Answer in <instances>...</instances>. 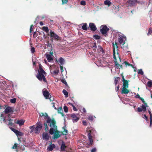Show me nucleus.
<instances>
[{"label": "nucleus", "mask_w": 152, "mask_h": 152, "mask_svg": "<svg viewBox=\"0 0 152 152\" xmlns=\"http://www.w3.org/2000/svg\"><path fill=\"white\" fill-rule=\"evenodd\" d=\"M18 144L15 143L14 145L12 147V148L13 149H17L16 151H18L17 147H18Z\"/></svg>", "instance_id": "nucleus-35"}, {"label": "nucleus", "mask_w": 152, "mask_h": 152, "mask_svg": "<svg viewBox=\"0 0 152 152\" xmlns=\"http://www.w3.org/2000/svg\"><path fill=\"white\" fill-rule=\"evenodd\" d=\"M93 119H94V117L93 116H91V115L88 116V120H89L90 121H93Z\"/></svg>", "instance_id": "nucleus-43"}, {"label": "nucleus", "mask_w": 152, "mask_h": 152, "mask_svg": "<svg viewBox=\"0 0 152 152\" xmlns=\"http://www.w3.org/2000/svg\"><path fill=\"white\" fill-rule=\"evenodd\" d=\"M16 101V99L14 98L12 99H11L10 100V102L12 103H15Z\"/></svg>", "instance_id": "nucleus-40"}, {"label": "nucleus", "mask_w": 152, "mask_h": 152, "mask_svg": "<svg viewBox=\"0 0 152 152\" xmlns=\"http://www.w3.org/2000/svg\"><path fill=\"white\" fill-rule=\"evenodd\" d=\"M148 113H149V114L150 115V119L152 118V114H151V112L150 111V110H148Z\"/></svg>", "instance_id": "nucleus-54"}, {"label": "nucleus", "mask_w": 152, "mask_h": 152, "mask_svg": "<svg viewBox=\"0 0 152 152\" xmlns=\"http://www.w3.org/2000/svg\"><path fill=\"white\" fill-rule=\"evenodd\" d=\"M39 115L40 116L42 117L43 116L44 117V118L45 119H47V120L48 119V117H49L48 115V114L46 113H45L44 114L43 113H39Z\"/></svg>", "instance_id": "nucleus-21"}, {"label": "nucleus", "mask_w": 152, "mask_h": 152, "mask_svg": "<svg viewBox=\"0 0 152 152\" xmlns=\"http://www.w3.org/2000/svg\"><path fill=\"white\" fill-rule=\"evenodd\" d=\"M118 40L120 45H121V48H123L125 52H128V47L127 45H125V41L126 38L123 36L120 35L118 38Z\"/></svg>", "instance_id": "nucleus-3"}, {"label": "nucleus", "mask_w": 152, "mask_h": 152, "mask_svg": "<svg viewBox=\"0 0 152 152\" xmlns=\"http://www.w3.org/2000/svg\"><path fill=\"white\" fill-rule=\"evenodd\" d=\"M96 43H94V45H93V49H96Z\"/></svg>", "instance_id": "nucleus-58"}, {"label": "nucleus", "mask_w": 152, "mask_h": 152, "mask_svg": "<svg viewBox=\"0 0 152 152\" xmlns=\"http://www.w3.org/2000/svg\"><path fill=\"white\" fill-rule=\"evenodd\" d=\"M82 123H83V124L85 126H87V122H86V121H83L82 122Z\"/></svg>", "instance_id": "nucleus-55"}, {"label": "nucleus", "mask_w": 152, "mask_h": 152, "mask_svg": "<svg viewBox=\"0 0 152 152\" xmlns=\"http://www.w3.org/2000/svg\"><path fill=\"white\" fill-rule=\"evenodd\" d=\"M42 92L43 95L45 97V99H48L49 97L51 96V95H50L49 93L46 88H44L42 90Z\"/></svg>", "instance_id": "nucleus-9"}, {"label": "nucleus", "mask_w": 152, "mask_h": 152, "mask_svg": "<svg viewBox=\"0 0 152 152\" xmlns=\"http://www.w3.org/2000/svg\"><path fill=\"white\" fill-rule=\"evenodd\" d=\"M113 58L114 59V62L115 64V66L116 65L118 64V63L117 61L116 58L115 56V47L117 48H118V47L117 46V43L116 42H115V44H114V43H113Z\"/></svg>", "instance_id": "nucleus-7"}, {"label": "nucleus", "mask_w": 152, "mask_h": 152, "mask_svg": "<svg viewBox=\"0 0 152 152\" xmlns=\"http://www.w3.org/2000/svg\"><path fill=\"white\" fill-rule=\"evenodd\" d=\"M58 61L60 64V65H63L64 64V60L63 58L62 57H60L58 60Z\"/></svg>", "instance_id": "nucleus-25"}, {"label": "nucleus", "mask_w": 152, "mask_h": 152, "mask_svg": "<svg viewBox=\"0 0 152 152\" xmlns=\"http://www.w3.org/2000/svg\"><path fill=\"white\" fill-rule=\"evenodd\" d=\"M61 81L62 83H64V84H65V85H66V88H69V86L68 85L67 83L66 82V80L65 79H61Z\"/></svg>", "instance_id": "nucleus-30"}, {"label": "nucleus", "mask_w": 152, "mask_h": 152, "mask_svg": "<svg viewBox=\"0 0 152 152\" xmlns=\"http://www.w3.org/2000/svg\"><path fill=\"white\" fill-rule=\"evenodd\" d=\"M47 123L49 124V126L51 127L49 131V133L50 134H53L56 131H57V126L56 125V122L54 118L51 119L50 117H48V119L46 121V122H45L44 125L45 126V131H47L49 129Z\"/></svg>", "instance_id": "nucleus-1"}, {"label": "nucleus", "mask_w": 152, "mask_h": 152, "mask_svg": "<svg viewBox=\"0 0 152 152\" xmlns=\"http://www.w3.org/2000/svg\"><path fill=\"white\" fill-rule=\"evenodd\" d=\"M138 3L137 0H129L127 2L126 4L128 7H131L136 5Z\"/></svg>", "instance_id": "nucleus-8"}, {"label": "nucleus", "mask_w": 152, "mask_h": 152, "mask_svg": "<svg viewBox=\"0 0 152 152\" xmlns=\"http://www.w3.org/2000/svg\"><path fill=\"white\" fill-rule=\"evenodd\" d=\"M11 129L15 134H16V133H17V132L18 131L17 130L13 128H12Z\"/></svg>", "instance_id": "nucleus-48"}, {"label": "nucleus", "mask_w": 152, "mask_h": 152, "mask_svg": "<svg viewBox=\"0 0 152 152\" xmlns=\"http://www.w3.org/2000/svg\"><path fill=\"white\" fill-rule=\"evenodd\" d=\"M64 131L63 132H61V134L63 135H66L68 133V130L66 129V126H64L63 128Z\"/></svg>", "instance_id": "nucleus-20"}, {"label": "nucleus", "mask_w": 152, "mask_h": 152, "mask_svg": "<svg viewBox=\"0 0 152 152\" xmlns=\"http://www.w3.org/2000/svg\"><path fill=\"white\" fill-rule=\"evenodd\" d=\"M115 66H116V67L117 69H120V68H121L122 69H123L122 65H120L118 63V64H117L116 65H115Z\"/></svg>", "instance_id": "nucleus-36"}, {"label": "nucleus", "mask_w": 152, "mask_h": 152, "mask_svg": "<svg viewBox=\"0 0 152 152\" xmlns=\"http://www.w3.org/2000/svg\"><path fill=\"white\" fill-rule=\"evenodd\" d=\"M62 4H66L68 2V0H61Z\"/></svg>", "instance_id": "nucleus-45"}, {"label": "nucleus", "mask_w": 152, "mask_h": 152, "mask_svg": "<svg viewBox=\"0 0 152 152\" xmlns=\"http://www.w3.org/2000/svg\"><path fill=\"white\" fill-rule=\"evenodd\" d=\"M104 4L106 5H108L110 6L112 4V3L109 0H106L104 1Z\"/></svg>", "instance_id": "nucleus-32"}, {"label": "nucleus", "mask_w": 152, "mask_h": 152, "mask_svg": "<svg viewBox=\"0 0 152 152\" xmlns=\"http://www.w3.org/2000/svg\"><path fill=\"white\" fill-rule=\"evenodd\" d=\"M42 29L46 32L47 33H48L49 32V29L48 27L47 26H44L42 28Z\"/></svg>", "instance_id": "nucleus-31"}, {"label": "nucleus", "mask_w": 152, "mask_h": 152, "mask_svg": "<svg viewBox=\"0 0 152 152\" xmlns=\"http://www.w3.org/2000/svg\"><path fill=\"white\" fill-rule=\"evenodd\" d=\"M21 145V146H20V145H19V146H18V147H20V149L21 150H22V151L24 150H25V147L24 146H25V145H24V144H23V145Z\"/></svg>", "instance_id": "nucleus-39"}, {"label": "nucleus", "mask_w": 152, "mask_h": 152, "mask_svg": "<svg viewBox=\"0 0 152 152\" xmlns=\"http://www.w3.org/2000/svg\"><path fill=\"white\" fill-rule=\"evenodd\" d=\"M135 97L136 98H139V99H140V95L138 94H137L135 96Z\"/></svg>", "instance_id": "nucleus-62"}, {"label": "nucleus", "mask_w": 152, "mask_h": 152, "mask_svg": "<svg viewBox=\"0 0 152 152\" xmlns=\"http://www.w3.org/2000/svg\"><path fill=\"white\" fill-rule=\"evenodd\" d=\"M31 51L32 53H33L35 52V48L34 47L31 48Z\"/></svg>", "instance_id": "nucleus-51"}, {"label": "nucleus", "mask_w": 152, "mask_h": 152, "mask_svg": "<svg viewBox=\"0 0 152 152\" xmlns=\"http://www.w3.org/2000/svg\"><path fill=\"white\" fill-rule=\"evenodd\" d=\"M140 99L142 101L143 103L145 105H146V107H148L147 104L145 102L144 99L143 98H141V97Z\"/></svg>", "instance_id": "nucleus-38"}, {"label": "nucleus", "mask_w": 152, "mask_h": 152, "mask_svg": "<svg viewBox=\"0 0 152 152\" xmlns=\"http://www.w3.org/2000/svg\"><path fill=\"white\" fill-rule=\"evenodd\" d=\"M124 63L125 64V65H126V66H130V64H129V63H128V62H127V61H125L124 62Z\"/></svg>", "instance_id": "nucleus-52"}, {"label": "nucleus", "mask_w": 152, "mask_h": 152, "mask_svg": "<svg viewBox=\"0 0 152 152\" xmlns=\"http://www.w3.org/2000/svg\"><path fill=\"white\" fill-rule=\"evenodd\" d=\"M60 68L61 69V72H63L64 71V70L63 69V67L61 65H60Z\"/></svg>", "instance_id": "nucleus-61"}, {"label": "nucleus", "mask_w": 152, "mask_h": 152, "mask_svg": "<svg viewBox=\"0 0 152 152\" xmlns=\"http://www.w3.org/2000/svg\"><path fill=\"white\" fill-rule=\"evenodd\" d=\"M89 26L92 31H94L97 29V28L95 25L93 23H90Z\"/></svg>", "instance_id": "nucleus-12"}, {"label": "nucleus", "mask_w": 152, "mask_h": 152, "mask_svg": "<svg viewBox=\"0 0 152 152\" xmlns=\"http://www.w3.org/2000/svg\"><path fill=\"white\" fill-rule=\"evenodd\" d=\"M62 92L66 97L68 96V93L65 90L63 89Z\"/></svg>", "instance_id": "nucleus-33"}, {"label": "nucleus", "mask_w": 152, "mask_h": 152, "mask_svg": "<svg viewBox=\"0 0 152 152\" xmlns=\"http://www.w3.org/2000/svg\"><path fill=\"white\" fill-rule=\"evenodd\" d=\"M100 31L103 35H107V32L109 30V28L107 26L104 25H102L100 27Z\"/></svg>", "instance_id": "nucleus-5"}, {"label": "nucleus", "mask_w": 152, "mask_h": 152, "mask_svg": "<svg viewBox=\"0 0 152 152\" xmlns=\"http://www.w3.org/2000/svg\"><path fill=\"white\" fill-rule=\"evenodd\" d=\"M138 74L141 75H143L144 73L142 69H139L138 71Z\"/></svg>", "instance_id": "nucleus-41"}, {"label": "nucleus", "mask_w": 152, "mask_h": 152, "mask_svg": "<svg viewBox=\"0 0 152 152\" xmlns=\"http://www.w3.org/2000/svg\"><path fill=\"white\" fill-rule=\"evenodd\" d=\"M96 149L94 148H93L91 150V152H96Z\"/></svg>", "instance_id": "nucleus-59"}, {"label": "nucleus", "mask_w": 152, "mask_h": 152, "mask_svg": "<svg viewBox=\"0 0 152 152\" xmlns=\"http://www.w3.org/2000/svg\"><path fill=\"white\" fill-rule=\"evenodd\" d=\"M87 24L86 23H84L82 27V28L83 30L86 31L87 30L88 28V27L87 26Z\"/></svg>", "instance_id": "nucleus-24"}, {"label": "nucleus", "mask_w": 152, "mask_h": 152, "mask_svg": "<svg viewBox=\"0 0 152 152\" xmlns=\"http://www.w3.org/2000/svg\"><path fill=\"white\" fill-rule=\"evenodd\" d=\"M143 118H145L147 121H148V118L146 115H144L143 117Z\"/></svg>", "instance_id": "nucleus-56"}, {"label": "nucleus", "mask_w": 152, "mask_h": 152, "mask_svg": "<svg viewBox=\"0 0 152 152\" xmlns=\"http://www.w3.org/2000/svg\"><path fill=\"white\" fill-rule=\"evenodd\" d=\"M66 146L65 145L64 142H63L61 145V151H64L65 150V149L66 148Z\"/></svg>", "instance_id": "nucleus-27"}, {"label": "nucleus", "mask_w": 152, "mask_h": 152, "mask_svg": "<svg viewBox=\"0 0 152 152\" xmlns=\"http://www.w3.org/2000/svg\"><path fill=\"white\" fill-rule=\"evenodd\" d=\"M49 137L50 136L47 133L45 132L43 133L42 138L43 140L47 141L49 140Z\"/></svg>", "instance_id": "nucleus-15"}, {"label": "nucleus", "mask_w": 152, "mask_h": 152, "mask_svg": "<svg viewBox=\"0 0 152 152\" xmlns=\"http://www.w3.org/2000/svg\"><path fill=\"white\" fill-rule=\"evenodd\" d=\"M12 111V109L10 107H8L5 110V113H8L11 112Z\"/></svg>", "instance_id": "nucleus-23"}, {"label": "nucleus", "mask_w": 152, "mask_h": 152, "mask_svg": "<svg viewBox=\"0 0 152 152\" xmlns=\"http://www.w3.org/2000/svg\"><path fill=\"white\" fill-rule=\"evenodd\" d=\"M39 70L38 71V73L36 76L37 78L40 81H41L43 80L44 82H47V80L44 75L46 74V72L43 69L42 66L41 64H39Z\"/></svg>", "instance_id": "nucleus-2"}, {"label": "nucleus", "mask_w": 152, "mask_h": 152, "mask_svg": "<svg viewBox=\"0 0 152 152\" xmlns=\"http://www.w3.org/2000/svg\"><path fill=\"white\" fill-rule=\"evenodd\" d=\"M24 123V121L23 120H18L16 123L19 124L20 126H21Z\"/></svg>", "instance_id": "nucleus-26"}, {"label": "nucleus", "mask_w": 152, "mask_h": 152, "mask_svg": "<svg viewBox=\"0 0 152 152\" xmlns=\"http://www.w3.org/2000/svg\"><path fill=\"white\" fill-rule=\"evenodd\" d=\"M55 148V146L54 144L50 145L47 148V150L48 151H51Z\"/></svg>", "instance_id": "nucleus-19"}, {"label": "nucleus", "mask_w": 152, "mask_h": 152, "mask_svg": "<svg viewBox=\"0 0 152 152\" xmlns=\"http://www.w3.org/2000/svg\"><path fill=\"white\" fill-rule=\"evenodd\" d=\"M147 85L149 87H151L152 86V82L151 81H148L147 83Z\"/></svg>", "instance_id": "nucleus-42"}, {"label": "nucleus", "mask_w": 152, "mask_h": 152, "mask_svg": "<svg viewBox=\"0 0 152 152\" xmlns=\"http://www.w3.org/2000/svg\"><path fill=\"white\" fill-rule=\"evenodd\" d=\"M120 80V78L119 77H117L115 78L114 83L116 86L119 80Z\"/></svg>", "instance_id": "nucleus-28"}, {"label": "nucleus", "mask_w": 152, "mask_h": 152, "mask_svg": "<svg viewBox=\"0 0 152 152\" xmlns=\"http://www.w3.org/2000/svg\"><path fill=\"white\" fill-rule=\"evenodd\" d=\"M93 37L95 39H99L101 37L98 35L95 34L93 36Z\"/></svg>", "instance_id": "nucleus-34"}, {"label": "nucleus", "mask_w": 152, "mask_h": 152, "mask_svg": "<svg viewBox=\"0 0 152 152\" xmlns=\"http://www.w3.org/2000/svg\"><path fill=\"white\" fill-rule=\"evenodd\" d=\"M72 107H73V109L75 111H77V109L76 108L74 105H72Z\"/></svg>", "instance_id": "nucleus-63"}, {"label": "nucleus", "mask_w": 152, "mask_h": 152, "mask_svg": "<svg viewBox=\"0 0 152 152\" xmlns=\"http://www.w3.org/2000/svg\"><path fill=\"white\" fill-rule=\"evenodd\" d=\"M141 108L138 107L137 108V111L140 112L142 111L145 112L146 110V106L145 104H142L141 106Z\"/></svg>", "instance_id": "nucleus-10"}, {"label": "nucleus", "mask_w": 152, "mask_h": 152, "mask_svg": "<svg viewBox=\"0 0 152 152\" xmlns=\"http://www.w3.org/2000/svg\"><path fill=\"white\" fill-rule=\"evenodd\" d=\"M121 75L122 76V81L123 82H124V81H125L126 80L124 79V76L122 74H121Z\"/></svg>", "instance_id": "nucleus-60"}, {"label": "nucleus", "mask_w": 152, "mask_h": 152, "mask_svg": "<svg viewBox=\"0 0 152 152\" xmlns=\"http://www.w3.org/2000/svg\"><path fill=\"white\" fill-rule=\"evenodd\" d=\"M47 46L48 47H50L52 48V45L51 44L49 43L48 41L47 43Z\"/></svg>", "instance_id": "nucleus-50"}, {"label": "nucleus", "mask_w": 152, "mask_h": 152, "mask_svg": "<svg viewBox=\"0 0 152 152\" xmlns=\"http://www.w3.org/2000/svg\"><path fill=\"white\" fill-rule=\"evenodd\" d=\"M45 56V57L49 62H50L53 61V57L51 56V55H49V54L48 53H46Z\"/></svg>", "instance_id": "nucleus-14"}, {"label": "nucleus", "mask_w": 152, "mask_h": 152, "mask_svg": "<svg viewBox=\"0 0 152 152\" xmlns=\"http://www.w3.org/2000/svg\"><path fill=\"white\" fill-rule=\"evenodd\" d=\"M91 132V131L90 132L88 133V138L89 141V142L87 144V145H92L93 143L92 137Z\"/></svg>", "instance_id": "nucleus-13"}, {"label": "nucleus", "mask_w": 152, "mask_h": 152, "mask_svg": "<svg viewBox=\"0 0 152 152\" xmlns=\"http://www.w3.org/2000/svg\"><path fill=\"white\" fill-rule=\"evenodd\" d=\"M58 113H60L61 114L62 116H63L64 114H63V112L62 108V107H59V108H58Z\"/></svg>", "instance_id": "nucleus-29"}, {"label": "nucleus", "mask_w": 152, "mask_h": 152, "mask_svg": "<svg viewBox=\"0 0 152 152\" xmlns=\"http://www.w3.org/2000/svg\"><path fill=\"white\" fill-rule=\"evenodd\" d=\"M59 72V70L58 69L54 70L53 73L55 75H57Z\"/></svg>", "instance_id": "nucleus-47"}, {"label": "nucleus", "mask_w": 152, "mask_h": 152, "mask_svg": "<svg viewBox=\"0 0 152 152\" xmlns=\"http://www.w3.org/2000/svg\"><path fill=\"white\" fill-rule=\"evenodd\" d=\"M152 124V118L150 119V124L149 126L151 127Z\"/></svg>", "instance_id": "nucleus-64"}, {"label": "nucleus", "mask_w": 152, "mask_h": 152, "mask_svg": "<svg viewBox=\"0 0 152 152\" xmlns=\"http://www.w3.org/2000/svg\"><path fill=\"white\" fill-rule=\"evenodd\" d=\"M126 87H123L122 91L121 94H126L129 92V91L127 89Z\"/></svg>", "instance_id": "nucleus-18"}, {"label": "nucleus", "mask_w": 152, "mask_h": 152, "mask_svg": "<svg viewBox=\"0 0 152 152\" xmlns=\"http://www.w3.org/2000/svg\"><path fill=\"white\" fill-rule=\"evenodd\" d=\"M35 128V126L34 125L31 126L30 127V128L31 129V130L33 131L34 128Z\"/></svg>", "instance_id": "nucleus-53"}, {"label": "nucleus", "mask_w": 152, "mask_h": 152, "mask_svg": "<svg viewBox=\"0 0 152 152\" xmlns=\"http://www.w3.org/2000/svg\"><path fill=\"white\" fill-rule=\"evenodd\" d=\"M33 26V25H31V26H30V33H31L32 30H33V28H32V27Z\"/></svg>", "instance_id": "nucleus-49"}, {"label": "nucleus", "mask_w": 152, "mask_h": 152, "mask_svg": "<svg viewBox=\"0 0 152 152\" xmlns=\"http://www.w3.org/2000/svg\"><path fill=\"white\" fill-rule=\"evenodd\" d=\"M48 36H50L51 39L50 41L51 43H52L53 40H58L61 39L60 37L58 36L56 34L52 31V30L50 31V34H48Z\"/></svg>", "instance_id": "nucleus-4"}, {"label": "nucleus", "mask_w": 152, "mask_h": 152, "mask_svg": "<svg viewBox=\"0 0 152 152\" xmlns=\"http://www.w3.org/2000/svg\"><path fill=\"white\" fill-rule=\"evenodd\" d=\"M78 115V114H73L71 115V117L73 118V122H76L79 119V118L77 116Z\"/></svg>", "instance_id": "nucleus-11"}, {"label": "nucleus", "mask_w": 152, "mask_h": 152, "mask_svg": "<svg viewBox=\"0 0 152 152\" xmlns=\"http://www.w3.org/2000/svg\"><path fill=\"white\" fill-rule=\"evenodd\" d=\"M16 135L18 137V140L19 142H21V138L20 137L19 138L18 137V136H23L24 135V133L18 131L17 132V133H16Z\"/></svg>", "instance_id": "nucleus-16"}, {"label": "nucleus", "mask_w": 152, "mask_h": 152, "mask_svg": "<svg viewBox=\"0 0 152 152\" xmlns=\"http://www.w3.org/2000/svg\"><path fill=\"white\" fill-rule=\"evenodd\" d=\"M80 4L85 6L86 5V2L84 1H82L80 2Z\"/></svg>", "instance_id": "nucleus-46"}, {"label": "nucleus", "mask_w": 152, "mask_h": 152, "mask_svg": "<svg viewBox=\"0 0 152 152\" xmlns=\"http://www.w3.org/2000/svg\"><path fill=\"white\" fill-rule=\"evenodd\" d=\"M147 35L148 36H149L150 35H152V28H149Z\"/></svg>", "instance_id": "nucleus-37"}, {"label": "nucleus", "mask_w": 152, "mask_h": 152, "mask_svg": "<svg viewBox=\"0 0 152 152\" xmlns=\"http://www.w3.org/2000/svg\"><path fill=\"white\" fill-rule=\"evenodd\" d=\"M59 132L57 130L54 133L53 136L54 139H57L60 137V135L59 134Z\"/></svg>", "instance_id": "nucleus-17"}, {"label": "nucleus", "mask_w": 152, "mask_h": 152, "mask_svg": "<svg viewBox=\"0 0 152 152\" xmlns=\"http://www.w3.org/2000/svg\"><path fill=\"white\" fill-rule=\"evenodd\" d=\"M37 126L34 129V132L36 134H39L42 127V124L41 122L38 121L36 124Z\"/></svg>", "instance_id": "nucleus-6"}, {"label": "nucleus", "mask_w": 152, "mask_h": 152, "mask_svg": "<svg viewBox=\"0 0 152 152\" xmlns=\"http://www.w3.org/2000/svg\"><path fill=\"white\" fill-rule=\"evenodd\" d=\"M129 81L126 80L125 81L123 82V87H126L128 88L129 87Z\"/></svg>", "instance_id": "nucleus-22"}, {"label": "nucleus", "mask_w": 152, "mask_h": 152, "mask_svg": "<svg viewBox=\"0 0 152 152\" xmlns=\"http://www.w3.org/2000/svg\"><path fill=\"white\" fill-rule=\"evenodd\" d=\"M64 112L65 113L67 112L68 111V107L66 106H64Z\"/></svg>", "instance_id": "nucleus-44"}, {"label": "nucleus", "mask_w": 152, "mask_h": 152, "mask_svg": "<svg viewBox=\"0 0 152 152\" xmlns=\"http://www.w3.org/2000/svg\"><path fill=\"white\" fill-rule=\"evenodd\" d=\"M119 84L118 86L115 88V91H118L119 88Z\"/></svg>", "instance_id": "nucleus-57"}]
</instances>
